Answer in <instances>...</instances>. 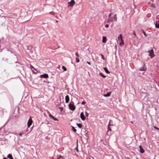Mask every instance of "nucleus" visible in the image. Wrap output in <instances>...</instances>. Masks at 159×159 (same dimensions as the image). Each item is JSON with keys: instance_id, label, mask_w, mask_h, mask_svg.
<instances>
[{"instance_id": "nucleus-10", "label": "nucleus", "mask_w": 159, "mask_h": 159, "mask_svg": "<svg viewBox=\"0 0 159 159\" xmlns=\"http://www.w3.org/2000/svg\"><path fill=\"white\" fill-rule=\"evenodd\" d=\"M66 103H67L69 101V98L68 95H66L65 97Z\"/></svg>"}, {"instance_id": "nucleus-12", "label": "nucleus", "mask_w": 159, "mask_h": 159, "mask_svg": "<svg viewBox=\"0 0 159 159\" xmlns=\"http://www.w3.org/2000/svg\"><path fill=\"white\" fill-rule=\"evenodd\" d=\"M107 41V38L106 37L103 36L102 37V42L103 43H105Z\"/></svg>"}, {"instance_id": "nucleus-7", "label": "nucleus", "mask_w": 159, "mask_h": 159, "mask_svg": "<svg viewBox=\"0 0 159 159\" xmlns=\"http://www.w3.org/2000/svg\"><path fill=\"white\" fill-rule=\"evenodd\" d=\"M49 117L54 120L55 121H58V120L56 118L54 117L51 114H49Z\"/></svg>"}, {"instance_id": "nucleus-8", "label": "nucleus", "mask_w": 159, "mask_h": 159, "mask_svg": "<svg viewBox=\"0 0 159 159\" xmlns=\"http://www.w3.org/2000/svg\"><path fill=\"white\" fill-rule=\"evenodd\" d=\"M80 116L81 119L83 120H84L85 119V117L84 115V113L83 112H81L80 115Z\"/></svg>"}, {"instance_id": "nucleus-21", "label": "nucleus", "mask_w": 159, "mask_h": 159, "mask_svg": "<svg viewBox=\"0 0 159 159\" xmlns=\"http://www.w3.org/2000/svg\"><path fill=\"white\" fill-rule=\"evenodd\" d=\"M24 134V133L23 132L21 131L19 133V135L20 136H21Z\"/></svg>"}, {"instance_id": "nucleus-20", "label": "nucleus", "mask_w": 159, "mask_h": 159, "mask_svg": "<svg viewBox=\"0 0 159 159\" xmlns=\"http://www.w3.org/2000/svg\"><path fill=\"white\" fill-rule=\"evenodd\" d=\"M27 50H30L31 49L32 47L30 46H27Z\"/></svg>"}, {"instance_id": "nucleus-27", "label": "nucleus", "mask_w": 159, "mask_h": 159, "mask_svg": "<svg viewBox=\"0 0 159 159\" xmlns=\"http://www.w3.org/2000/svg\"><path fill=\"white\" fill-rule=\"evenodd\" d=\"M100 55H101V58H102L103 60H104V59H105V58H104V56H103L102 54H100Z\"/></svg>"}, {"instance_id": "nucleus-42", "label": "nucleus", "mask_w": 159, "mask_h": 159, "mask_svg": "<svg viewBox=\"0 0 159 159\" xmlns=\"http://www.w3.org/2000/svg\"><path fill=\"white\" fill-rule=\"evenodd\" d=\"M77 151H78V149H77Z\"/></svg>"}, {"instance_id": "nucleus-25", "label": "nucleus", "mask_w": 159, "mask_h": 159, "mask_svg": "<svg viewBox=\"0 0 159 159\" xmlns=\"http://www.w3.org/2000/svg\"><path fill=\"white\" fill-rule=\"evenodd\" d=\"M110 123V122H109V125H108V128H107L108 131H109V130L111 131V128L109 127Z\"/></svg>"}, {"instance_id": "nucleus-17", "label": "nucleus", "mask_w": 159, "mask_h": 159, "mask_svg": "<svg viewBox=\"0 0 159 159\" xmlns=\"http://www.w3.org/2000/svg\"><path fill=\"white\" fill-rule=\"evenodd\" d=\"M76 125L80 128H81L82 127V125L81 124L77 123Z\"/></svg>"}, {"instance_id": "nucleus-36", "label": "nucleus", "mask_w": 159, "mask_h": 159, "mask_svg": "<svg viewBox=\"0 0 159 159\" xmlns=\"http://www.w3.org/2000/svg\"><path fill=\"white\" fill-rule=\"evenodd\" d=\"M105 27L107 28H108L109 27V25L107 24L105 25Z\"/></svg>"}, {"instance_id": "nucleus-32", "label": "nucleus", "mask_w": 159, "mask_h": 159, "mask_svg": "<svg viewBox=\"0 0 159 159\" xmlns=\"http://www.w3.org/2000/svg\"><path fill=\"white\" fill-rule=\"evenodd\" d=\"M85 115L86 116L88 117L89 116V114L86 112H85Z\"/></svg>"}, {"instance_id": "nucleus-1", "label": "nucleus", "mask_w": 159, "mask_h": 159, "mask_svg": "<svg viewBox=\"0 0 159 159\" xmlns=\"http://www.w3.org/2000/svg\"><path fill=\"white\" fill-rule=\"evenodd\" d=\"M111 14L110 13L109 14V17L110 18V19H109L107 21V23H109L110 22H113L114 20L115 21H117V18L116 17V14H114L113 15V16L112 17H111Z\"/></svg>"}, {"instance_id": "nucleus-2", "label": "nucleus", "mask_w": 159, "mask_h": 159, "mask_svg": "<svg viewBox=\"0 0 159 159\" xmlns=\"http://www.w3.org/2000/svg\"><path fill=\"white\" fill-rule=\"evenodd\" d=\"M75 2L74 0H71L70 2H68V7L73 6L75 4Z\"/></svg>"}, {"instance_id": "nucleus-19", "label": "nucleus", "mask_w": 159, "mask_h": 159, "mask_svg": "<svg viewBox=\"0 0 159 159\" xmlns=\"http://www.w3.org/2000/svg\"><path fill=\"white\" fill-rule=\"evenodd\" d=\"M30 68L31 69L32 72H34L33 69H35V68L31 65H30Z\"/></svg>"}, {"instance_id": "nucleus-39", "label": "nucleus", "mask_w": 159, "mask_h": 159, "mask_svg": "<svg viewBox=\"0 0 159 159\" xmlns=\"http://www.w3.org/2000/svg\"><path fill=\"white\" fill-rule=\"evenodd\" d=\"M61 157V156H59L58 157V159H60V158Z\"/></svg>"}, {"instance_id": "nucleus-29", "label": "nucleus", "mask_w": 159, "mask_h": 159, "mask_svg": "<svg viewBox=\"0 0 159 159\" xmlns=\"http://www.w3.org/2000/svg\"><path fill=\"white\" fill-rule=\"evenodd\" d=\"M34 72H33L34 73H36L37 72V70L35 69H35H33Z\"/></svg>"}, {"instance_id": "nucleus-5", "label": "nucleus", "mask_w": 159, "mask_h": 159, "mask_svg": "<svg viewBox=\"0 0 159 159\" xmlns=\"http://www.w3.org/2000/svg\"><path fill=\"white\" fill-rule=\"evenodd\" d=\"M32 120L31 118V117H30V119H29L28 123H27V125L28 127L29 128L30 126L32 124Z\"/></svg>"}, {"instance_id": "nucleus-26", "label": "nucleus", "mask_w": 159, "mask_h": 159, "mask_svg": "<svg viewBox=\"0 0 159 159\" xmlns=\"http://www.w3.org/2000/svg\"><path fill=\"white\" fill-rule=\"evenodd\" d=\"M142 30V32H143V34H144V35L146 37L147 36V34H146L145 33V32L144 31V30Z\"/></svg>"}, {"instance_id": "nucleus-37", "label": "nucleus", "mask_w": 159, "mask_h": 159, "mask_svg": "<svg viewBox=\"0 0 159 159\" xmlns=\"http://www.w3.org/2000/svg\"><path fill=\"white\" fill-rule=\"evenodd\" d=\"M59 109H60L61 111L63 110V108L62 107H59Z\"/></svg>"}, {"instance_id": "nucleus-31", "label": "nucleus", "mask_w": 159, "mask_h": 159, "mask_svg": "<svg viewBox=\"0 0 159 159\" xmlns=\"http://www.w3.org/2000/svg\"><path fill=\"white\" fill-rule=\"evenodd\" d=\"M154 128L155 129H157V130H159V128H157V127H156V126H154Z\"/></svg>"}, {"instance_id": "nucleus-28", "label": "nucleus", "mask_w": 159, "mask_h": 159, "mask_svg": "<svg viewBox=\"0 0 159 159\" xmlns=\"http://www.w3.org/2000/svg\"><path fill=\"white\" fill-rule=\"evenodd\" d=\"M120 38L122 39V36L121 34H120V35L118 36V39H119Z\"/></svg>"}, {"instance_id": "nucleus-18", "label": "nucleus", "mask_w": 159, "mask_h": 159, "mask_svg": "<svg viewBox=\"0 0 159 159\" xmlns=\"http://www.w3.org/2000/svg\"><path fill=\"white\" fill-rule=\"evenodd\" d=\"M148 4L149 6H151V7H155V5L154 4L149 2Z\"/></svg>"}, {"instance_id": "nucleus-33", "label": "nucleus", "mask_w": 159, "mask_h": 159, "mask_svg": "<svg viewBox=\"0 0 159 159\" xmlns=\"http://www.w3.org/2000/svg\"><path fill=\"white\" fill-rule=\"evenodd\" d=\"M85 103V102L84 101H83L82 102L81 104L83 105H84Z\"/></svg>"}, {"instance_id": "nucleus-6", "label": "nucleus", "mask_w": 159, "mask_h": 159, "mask_svg": "<svg viewBox=\"0 0 159 159\" xmlns=\"http://www.w3.org/2000/svg\"><path fill=\"white\" fill-rule=\"evenodd\" d=\"M147 69V67L145 66V64L143 65V66L139 70L141 71H145Z\"/></svg>"}, {"instance_id": "nucleus-30", "label": "nucleus", "mask_w": 159, "mask_h": 159, "mask_svg": "<svg viewBox=\"0 0 159 159\" xmlns=\"http://www.w3.org/2000/svg\"><path fill=\"white\" fill-rule=\"evenodd\" d=\"M155 27L156 28H159V24H156L155 25Z\"/></svg>"}, {"instance_id": "nucleus-41", "label": "nucleus", "mask_w": 159, "mask_h": 159, "mask_svg": "<svg viewBox=\"0 0 159 159\" xmlns=\"http://www.w3.org/2000/svg\"><path fill=\"white\" fill-rule=\"evenodd\" d=\"M56 22H58V20H57V21H56Z\"/></svg>"}, {"instance_id": "nucleus-35", "label": "nucleus", "mask_w": 159, "mask_h": 159, "mask_svg": "<svg viewBox=\"0 0 159 159\" xmlns=\"http://www.w3.org/2000/svg\"><path fill=\"white\" fill-rule=\"evenodd\" d=\"M133 34L135 36H136V34H135V32L134 31L133 32Z\"/></svg>"}, {"instance_id": "nucleus-24", "label": "nucleus", "mask_w": 159, "mask_h": 159, "mask_svg": "<svg viewBox=\"0 0 159 159\" xmlns=\"http://www.w3.org/2000/svg\"><path fill=\"white\" fill-rule=\"evenodd\" d=\"M76 62H77V63H78V62H79L80 60H79V59L78 57H77L76 58Z\"/></svg>"}, {"instance_id": "nucleus-11", "label": "nucleus", "mask_w": 159, "mask_h": 159, "mask_svg": "<svg viewBox=\"0 0 159 159\" xmlns=\"http://www.w3.org/2000/svg\"><path fill=\"white\" fill-rule=\"evenodd\" d=\"M139 149H140V152L141 153H143V152H144V150L142 148V147L141 146V145H139Z\"/></svg>"}, {"instance_id": "nucleus-13", "label": "nucleus", "mask_w": 159, "mask_h": 159, "mask_svg": "<svg viewBox=\"0 0 159 159\" xmlns=\"http://www.w3.org/2000/svg\"><path fill=\"white\" fill-rule=\"evenodd\" d=\"M103 69L105 71V72L106 73H108V74L110 73V72H109V71H108V70L107 69V68L104 67L103 68Z\"/></svg>"}, {"instance_id": "nucleus-38", "label": "nucleus", "mask_w": 159, "mask_h": 159, "mask_svg": "<svg viewBox=\"0 0 159 159\" xmlns=\"http://www.w3.org/2000/svg\"><path fill=\"white\" fill-rule=\"evenodd\" d=\"M28 129H26V132L28 133L27 134H29L30 132H28Z\"/></svg>"}, {"instance_id": "nucleus-14", "label": "nucleus", "mask_w": 159, "mask_h": 159, "mask_svg": "<svg viewBox=\"0 0 159 159\" xmlns=\"http://www.w3.org/2000/svg\"><path fill=\"white\" fill-rule=\"evenodd\" d=\"M7 157L9 158V159H13V157L11 154H9L7 156Z\"/></svg>"}, {"instance_id": "nucleus-23", "label": "nucleus", "mask_w": 159, "mask_h": 159, "mask_svg": "<svg viewBox=\"0 0 159 159\" xmlns=\"http://www.w3.org/2000/svg\"><path fill=\"white\" fill-rule=\"evenodd\" d=\"M72 130L75 132L76 131V130L73 126H72Z\"/></svg>"}, {"instance_id": "nucleus-16", "label": "nucleus", "mask_w": 159, "mask_h": 159, "mask_svg": "<svg viewBox=\"0 0 159 159\" xmlns=\"http://www.w3.org/2000/svg\"><path fill=\"white\" fill-rule=\"evenodd\" d=\"M99 75L100 76H101V77H102L103 78H105L106 77V76L104 75L102 73H99Z\"/></svg>"}, {"instance_id": "nucleus-3", "label": "nucleus", "mask_w": 159, "mask_h": 159, "mask_svg": "<svg viewBox=\"0 0 159 159\" xmlns=\"http://www.w3.org/2000/svg\"><path fill=\"white\" fill-rule=\"evenodd\" d=\"M148 52L149 53V55L150 57L151 58H152L154 57L153 51L152 49H151L150 50L148 51Z\"/></svg>"}, {"instance_id": "nucleus-15", "label": "nucleus", "mask_w": 159, "mask_h": 159, "mask_svg": "<svg viewBox=\"0 0 159 159\" xmlns=\"http://www.w3.org/2000/svg\"><path fill=\"white\" fill-rule=\"evenodd\" d=\"M110 93H107V94L104 95V96L105 97H109L110 95Z\"/></svg>"}, {"instance_id": "nucleus-40", "label": "nucleus", "mask_w": 159, "mask_h": 159, "mask_svg": "<svg viewBox=\"0 0 159 159\" xmlns=\"http://www.w3.org/2000/svg\"><path fill=\"white\" fill-rule=\"evenodd\" d=\"M87 63L89 65H90V63L89 61H87Z\"/></svg>"}, {"instance_id": "nucleus-9", "label": "nucleus", "mask_w": 159, "mask_h": 159, "mask_svg": "<svg viewBox=\"0 0 159 159\" xmlns=\"http://www.w3.org/2000/svg\"><path fill=\"white\" fill-rule=\"evenodd\" d=\"M48 75L47 74H45L43 75H42L40 76V77H43L45 78H48Z\"/></svg>"}, {"instance_id": "nucleus-22", "label": "nucleus", "mask_w": 159, "mask_h": 159, "mask_svg": "<svg viewBox=\"0 0 159 159\" xmlns=\"http://www.w3.org/2000/svg\"><path fill=\"white\" fill-rule=\"evenodd\" d=\"M62 68L63 69L64 71H66L67 70L66 68L64 66H62Z\"/></svg>"}, {"instance_id": "nucleus-4", "label": "nucleus", "mask_w": 159, "mask_h": 159, "mask_svg": "<svg viewBox=\"0 0 159 159\" xmlns=\"http://www.w3.org/2000/svg\"><path fill=\"white\" fill-rule=\"evenodd\" d=\"M69 109L72 111H74L75 110V106L72 104L69 103Z\"/></svg>"}, {"instance_id": "nucleus-34", "label": "nucleus", "mask_w": 159, "mask_h": 159, "mask_svg": "<svg viewBox=\"0 0 159 159\" xmlns=\"http://www.w3.org/2000/svg\"><path fill=\"white\" fill-rule=\"evenodd\" d=\"M75 54L77 57H79V55L77 52H76Z\"/></svg>"}]
</instances>
